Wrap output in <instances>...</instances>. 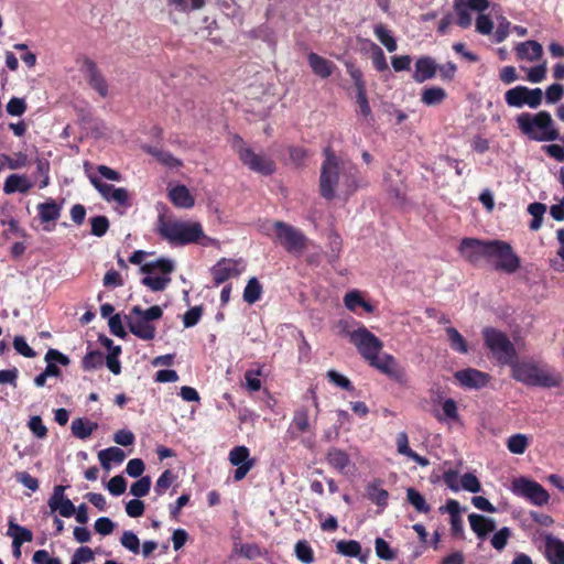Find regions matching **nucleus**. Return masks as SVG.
I'll return each mask as SVG.
<instances>
[{"label": "nucleus", "instance_id": "nucleus-1", "mask_svg": "<svg viewBox=\"0 0 564 564\" xmlns=\"http://www.w3.org/2000/svg\"><path fill=\"white\" fill-rule=\"evenodd\" d=\"M323 155L319 175L322 197L327 200L336 196L347 199L359 187L357 166L351 161L337 156L330 147L324 149Z\"/></svg>", "mask_w": 564, "mask_h": 564}, {"label": "nucleus", "instance_id": "nucleus-2", "mask_svg": "<svg viewBox=\"0 0 564 564\" xmlns=\"http://www.w3.org/2000/svg\"><path fill=\"white\" fill-rule=\"evenodd\" d=\"M156 232L172 246H185L198 242L200 239L203 246H207L212 239L206 237L203 227L197 221L180 220L171 215L160 214L156 220Z\"/></svg>", "mask_w": 564, "mask_h": 564}, {"label": "nucleus", "instance_id": "nucleus-3", "mask_svg": "<svg viewBox=\"0 0 564 564\" xmlns=\"http://www.w3.org/2000/svg\"><path fill=\"white\" fill-rule=\"evenodd\" d=\"M349 337L359 354L371 367L390 377L397 375L394 358L388 354H380L383 346L382 341L365 326H360L351 332Z\"/></svg>", "mask_w": 564, "mask_h": 564}, {"label": "nucleus", "instance_id": "nucleus-4", "mask_svg": "<svg viewBox=\"0 0 564 564\" xmlns=\"http://www.w3.org/2000/svg\"><path fill=\"white\" fill-rule=\"evenodd\" d=\"M511 377L528 387L544 389L560 388L564 381L556 369L533 359L517 360L511 368Z\"/></svg>", "mask_w": 564, "mask_h": 564}, {"label": "nucleus", "instance_id": "nucleus-5", "mask_svg": "<svg viewBox=\"0 0 564 564\" xmlns=\"http://www.w3.org/2000/svg\"><path fill=\"white\" fill-rule=\"evenodd\" d=\"M517 127L528 139L545 142L560 139V132L549 111L522 112L516 118Z\"/></svg>", "mask_w": 564, "mask_h": 564}, {"label": "nucleus", "instance_id": "nucleus-6", "mask_svg": "<svg viewBox=\"0 0 564 564\" xmlns=\"http://www.w3.org/2000/svg\"><path fill=\"white\" fill-rule=\"evenodd\" d=\"M482 337L485 346L489 349L492 357L500 365H507L512 368L518 360V354L509 337L503 332L494 327L484 328Z\"/></svg>", "mask_w": 564, "mask_h": 564}, {"label": "nucleus", "instance_id": "nucleus-7", "mask_svg": "<svg viewBox=\"0 0 564 564\" xmlns=\"http://www.w3.org/2000/svg\"><path fill=\"white\" fill-rule=\"evenodd\" d=\"M163 310L159 305H153L142 310L139 305L131 308L127 316L129 330L142 340H152L155 337L156 328L151 324L162 317Z\"/></svg>", "mask_w": 564, "mask_h": 564}, {"label": "nucleus", "instance_id": "nucleus-8", "mask_svg": "<svg viewBox=\"0 0 564 564\" xmlns=\"http://www.w3.org/2000/svg\"><path fill=\"white\" fill-rule=\"evenodd\" d=\"M173 270L174 262L165 258L144 263L140 268V271L145 274L141 282L153 292L163 291L171 282L170 274Z\"/></svg>", "mask_w": 564, "mask_h": 564}, {"label": "nucleus", "instance_id": "nucleus-9", "mask_svg": "<svg viewBox=\"0 0 564 564\" xmlns=\"http://www.w3.org/2000/svg\"><path fill=\"white\" fill-rule=\"evenodd\" d=\"M272 226L276 240L289 253L295 256L303 253L306 248L307 238L300 229L284 221H274Z\"/></svg>", "mask_w": 564, "mask_h": 564}, {"label": "nucleus", "instance_id": "nucleus-10", "mask_svg": "<svg viewBox=\"0 0 564 564\" xmlns=\"http://www.w3.org/2000/svg\"><path fill=\"white\" fill-rule=\"evenodd\" d=\"M494 259L496 260L495 269L507 274L516 273L521 267L520 257L513 251L511 245L503 240H492L490 261Z\"/></svg>", "mask_w": 564, "mask_h": 564}, {"label": "nucleus", "instance_id": "nucleus-11", "mask_svg": "<svg viewBox=\"0 0 564 564\" xmlns=\"http://www.w3.org/2000/svg\"><path fill=\"white\" fill-rule=\"evenodd\" d=\"M237 143L239 144L237 150L239 159L248 169L265 176L274 173L275 164L270 156L258 154L251 148L245 147L240 138H237Z\"/></svg>", "mask_w": 564, "mask_h": 564}, {"label": "nucleus", "instance_id": "nucleus-12", "mask_svg": "<svg viewBox=\"0 0 564 564\" xmlns=\"http://www.w3.org/2000/svg\"><path fill=\"white\" fill-rule=\"evenodd\" d=\"M505 100L509 107L522 108L528 106L536 109L542 104L543 93L541 88L531 89L519 85L506 91Z\"/></svg>", "mask_w": 564, "mask_h": 564}, {"label": "nucleus", "instance_id": "nucleus-13", "mask_svg": "<svg viewBox=\"0 0 564 564\" xmlns=\"http://www.w3.org/2000/svg\"><path fill=\"white\" fill-rule=\"evenodd\" d=\"M512 491L514 495L528 499L534 506H544L550 500L549 492L541 484L524 477L513 480Z\"/></svg>", "mask_w": 564, "mask_h": 564}, {"label": "nucleus", "instance_id": "nucleus-14", "mask_svg": "<svg viewBox=\"0 0 564 564\" xmlns=\"http://www.w3.org/2000/svg\"><path fill=\"white\" fill-rule=\"evenodd\" d=\"M492 240H480L477 238L462 239L458 252L469 263L476 265L481 260L490 261Z\"/></svg>", "mask_w": 564, "mask_h": 564}, {"label": "nucleus", "instance_id": "nucleus-15", "mask_svg": "<svg viewBox=\"0 0 564 564\" xmlns=\"http://www.w3.org/2000/svg\"><path fill=\"white\" fill-rule=\"evenodd\" d=\"M229 462L237 466L234 474L236 481L242 480L254 465V459L250 458V452L243 445L236 446L230 451Z\"/></svg>", "mask_w": 564, "mask_h": 564}, {"label": "nucleus", "instance_id": "nucleus-16", "mask_svg": "<svg viewBox=\"0 0 564 564\" xmlns=\"http://www.w3.org/2000/svg\"><path fill=\"white\" fill-rule=\"evenodd\" d=\"M454 378L462 387L476 390L485 388L491 379L489 373L475 368L458 370L454 373Z\"/></svg>", "mask_w": 564, "mask_h": 564}, {"label": "nucleus", "instance_id": "nucleus-17", "mask_svg": "<svg viewBox=\"0 0 564 564\" xmlns=\"http://www.w3.org/2000/svg\"><path fill=\"white\" fill-rule=\"evenodd\" d=\"M82 72L87 79L89 86L96 90L102 98L108 95V84L104 75L99 70L97 64L90 59L85 58L82 66Z\"/></svg>", "mask_w": 564, "mask_h": 564}, {"label": "nucleus", "instance_id": "nucleus-18", "mask_svg": "<svg viewBox=\"0 0 564 564\" xmlns=\"http://www.w3.org/2000/svg\"><path fill=\"white\" fill-rule=\"evenodd\" d=\"M65 487L62 485L55 486L52 496L50 497L47 505L51 512H56L62 517L70 518L74 516L76 508L74 503L64 496Z\"/></svg>", "mask_w": 564, "mask_h": 564}, {"label": "nucleus", "instance_id": "nucleus-19", "mask_svg": "<svg viewBox=\"0 0 564 564\" xmlns=\"http://www.w3.org/2000/svg\"><path fill=\"white\" fill-rule=\"evenodd\" d=\"M237 261L232 259H220L215 265L212 267L210 273L214 279V284L216 286L225 283L232 276H238L240 274L239 269L237 268Z\"/></svg>", "mask_w": 564, "mask_h": 564}, {"label": "nucleus", "instance_id": "nucleus-20", "mask_svg": "<svg viewBox=\"0 0 564 564\" xmlns=\"http://www.w3.org/2000/svg\"><path fill=\"white\" fill-rule=\"evenodd\" d=\"M457 66L453 62L438 65L434 59L425 57V80L435 77L438 73L443 82L451 83L455 78Z\"/></svg>", "mask_w": 564, "mask_h": 564}, {"label": "nucleus", "instance_id": "nucleus-21", "mask_svg": "<svg viewBox=\"0 0 564 564\" xmlns=\"http://www.w3.org/2000/svg\"><path fill=\"white\" fill-rule=\"evenodd\" d=\"M544 556L550 564H564V542L552 534H546Z\"/></svg>", "mask_w": 564, "mask_h": 564}, {"label": "nucleus", "instance_id": "nucleus-22", "mask_svg": "<svg viewBox=\"0 0 564 564\" xmlns=\"http://www.w3.org/2000/svg\"><path fill=\"white\" fill-rule=\"evenodd\" d=\"M46 367L44 369L45 375L48 377H59L62 371L56 364L62 366H68L69 358L57 349L50 348L45 354Z\"/></svg>", "mask_w": 564, "mask_h": 564}, {"label": "nucleus", "instance_id": "nucleus-23", "mask_svg": "<svg viewBox=\"0 0 564 564\" xmlns=\"http://www.w3.org/2000/svg\"><path fill=\"white\" fill-rule=\"evenodd\" d=\"M33 182L24 174H11L3 184V192L7 195L13 193H28L33 187Z\"/></svg>", "mask_w": 564, "mask_h": 564}, {"label": "nucleus", "instance_id": "nucleus-24", "mask_svg": "<svg viewBox=\"0 0 564 564\" xmlns=\"http://www.w3.org/2000/svg\"><path fill=\"white\" fill-rule=\"evenodd\" d=\"M435 416L441 423H460L457 402L452 398L444 400L441 404V411H435Z\"/></svg>", "mask_w": 564, "mask_h": 564}, {"label": "nucleus", "instance_id": "nucleus-25", "mask_svg": "<svg viewBox=\"0 0 564 564\" xmlns=\"http://www.w3.org/2000/svg\"><path fill=\"white\" fill-rule=\"evenodd\" d=\"M468 520L471 530L481 540L486 539V536L496 528L495 521L492 519L486 518L485 516L478 513L469 514Z\"/></svg>", "mask_w": 564, "mask_h": 564}, {"label": "nucleus", "instance_id": "nucleus-26", "mask_svg": "<svg viewBox=\"0 0 564 564\" xmlns=\"http://www.w3.org/2000/svg\"><path fill=\"white\" fill-rule=\"evenodd\" d=\"M310 430V416L308 410L304 406L297 409L294 412L292 422L288 429V433L292 438H295L301 433H305Z\"/></svg>", "mask_w": 564, "mask_h": 564}, {"label": "nucleus", "instance_id": "nucleus-27", "mask_svg": "<svg viewBox=\"0 0 564 564\" xmlns=\"http://www.w3.org/2000/svg\"><path fill=\"white\" fill-rule=\"evenodd\" d=\"M516 54L520 59H528L530 62H534L541 58L543 54V47L539 42L529 40L519 43L516 46Z\"/></svg>", "mask_w": 564, "mask_h": 564}, {"label": "nucleus", "instance_id": "nucleus-28", "mask_svg": "<svg viewBox=\"0 0 564 564\" xmlns=\"http://www.w3.org/2000/svg\"><path fill=\"white\" fill-rule=\"evenodd\" d=\"M326 460L330 467H333L340 474H346L351 465L349 455L345 451L337 447H332L328 451L326 455Z\"/></svg>", "mask_w": 564, "mask_h": 564}, {"label": "nucleus", "instance_id": "nucleus-29", "mask_svg": "<svg viewBox=\"0 0 564 564\" xmlns=\"http://www.w3.org/2000/svg\"><path fill=\"white\" fill-rule=\"evenodd\" d=\"M170 200L180 208H192L195 199L185 185H176L169 191Z\"/></svg>", "mask_w": 564, "mask_h": 564}, {"label": "nucleus", "instance_id": "nucleus-30", "mask_svg": "<svg viewBox=\"0 0 564 564\" xmlns=\"http://www.w3.org/2000/svg\"><path fill=\"white\" fill-rule=\"evenodd\" d=\"M307 59L315 75L322 78H327L333 74V70L335 68L333 62L319 56L316 53H310Z\"/></svg>", "mask_w": 564, "mask_h": 564}, {"label": "nucleus", "instance_id": "nucleus-31", "mask_svg": "<svg viewBox=\"0 0 564 564\" xmlns=\"http://www.w3.org/2000/svg\"><path fill=\"white\" fill-rule=\"evenodd\" d=\"M7 535L12 538V542H18L20 544L31 542L33 540L32 531L18 524L14 518H10L8 521Z\"/></svg>", "mask_w": 564, "mask_h": 564}, {"label": "nucleus", "instance_id": "nucleus-32", "mask_svg": "<svg viewBox=\"0 0 564 564\" xmlns=\"http://www.w3.org/2000/svg\"><path fill=\"white\" fill-rule=\"evenodd\" d=\"M97 427L96 422L84 417L74 419L70 426L73 435L79 440L88 438Z\"/></svg>", "mask_w": 564, "mask_h": 564}, {"label": "nucleus", "instance_id": "nucleus-33", "mask_svg": "<svg viewBox=\"0 0 564 564\" xmlns=\"http://www.w3.org/2000/svg\"><path fill=\"white\" fill-rule=\"evenodd\" d=\"M344 304L347 310L351 312H357L359 307L365 310L367 313H372L375 311V307L370 303L366 302L357 290L346 293L344 296Z\"/></svg>", "mask_w": 564, "mask_h": 564}, {"label": "nucleus", "instance_id": "nucleus-34", "mask_svg": "<svg viewBox=\"0 0 564 564\" xmlns=\"http://www.w3.org/2000/svg\"><path fill=\"white\" fill-rule=\"evenodd\" d=\"M336 550L339 554L349 556V557H357L360 562H366L367 555L361 554V545L356 540H341L337 542Z\"/></svg>", "mask_w": 564, "mask_h": 564}, {"label": "nucleus", "instance_id": "nucleus-35", "mask_svg": "<svg viewBox=\"0 0 564 564\" xmlns=\"http://www.w3.org/2000/svg\"><path fill=\"white\" fill-rule=\"evenodd\" d=\"M37 212L42 223L55 221L61 216V206L50 198L37 205Z\"/></svg>", "mask_w": 564, "mask_h": 564}, {"label": "nucleus", "instance_id": "nucleus-36", "mask_svg": "<svg viewBox=\"0 0 564 564\" xmlns=\"http://www.w3.org/2000/svg\"><path fill=\"white\" fill-rule=\"evenodd\" d=\"M124 457V452L116 446L102 449L98 453L99 462L105 469H109L111 463L121 464Z\"/></svg>", "mask_w": 564, "mask_h": 564}, {"label": "nucleus", "instance_id": "nucleus-37", "mask_svg": "<svg viewBox=\"0 0 564 564\" xmlns=\"http://www.w3.org/2000/svg\"><path fill=\"white\" fill-rule=\"evenodd\" d=\"M373 33L379 42L387 48L388 52H395L398 48L397 40L391 31L383 24L375 25Z\"/></svg>", "mask_w": 564, "mask_h": 564}, {"label": "nucleus", "instance_id": "nucleus-38", "mask_svg": "<svg viewBox=\"0 0 564 564\" xmlns=\"http://www.w3.org/2000/svg\"><path fill=\"white\" fill-rule=\"evenodd\" d=\"M397 448L398 453L401 455H404L414 462H416L419 465H423V456L419 455L417 453L413 452L409 446V438L405 432H400L397 435Z\"/></svg>", "mask_w": 564, "mask_h": 564}, {"label": "nucleus", "instance_id": "nucleus-39", "mask_svg": "<svg viewBox=\"0 0 564 564\" xmlns=\"http://www.w3.org/2000/svg\"><path fill=\"white\" fill-rule=\"evenodd\" d=\"M261 283L258 281L257 278H251L243 290V301L248 304H254L261 299Z\"/></svg>", "mask_w": 564, "mask_h": 564}, {"label": "nucleus", "instance_id": "nucleus-40", "mask_svg": "<svg viewBox=\"0 0 564 564\" xmlns=\"http://www.w3.org/2000/svg\"><path fill=\"white\" fill-rule=\"evenodd\" d=\"M446 334L449 341V346L454 351H457L459 354H466L468 351V346L465 338L455 327H447Z\"/></svg>", "mask_w": 564, "mask_h": 564}, {"label": "nucleus", "instance_id": "nucleus-41", "mask_svg": "<svg viewBox=\"0 0 564 564\" xmlns=\"http://www.w3.org/2000/svg\"><path fill=\"white\" fill-rule=\"evenodd\" d=\"M370 44V55H371V62L376 70L379 73H383L389 70V66L386 59V55L382 51V48L373 43L369 42Z\"/></svg>", "mask_w": 564, "mask_h": 564}, {"label": "nucleus", "instance_id": "nucleus-42", "mask_svg": "<svg viewBox=\"0 0 564 564\" xmlns=\"http://www.w3.org/2000/svg\"><path fill=\"white\" fill-rule=\"evenodd\" d=\"M528 212L532 216L529 228L533 231L539 230L542 225L543 215L546 212V206L542 203L535 202L528 206Z\"/></svg>", "mask_w": 564, "mask_h": 564}, {"label": "nucleus", "instance_id": "nucleus-43", "mask_svg": "<svg viewBox=\"0 0 564 564\" xmlns=\"http://www.w3.org/2000/svg\"><path fill=\"white\" fill-rule=\"evenodd\" d=\"M529 447V438L524 434H513L507 440V448L510 453L521 455Z\"/></svg>", "mask_w": 564, "mask_h": 564}, {"label": "nucleus", "instance_id": "nucleus-44", "mask_svg": "<svg viewBox=\"0 0 564 564\" xmlns=\"http://www.w3.org/2000/svg\"><path fill=\"white\" fill-rule=\"evenodd\" d=\"M105 364V356L99 350H93L87 352L82 361V366L84 370H95L101 368Z\"/></svg>", "mask_w": 564, "mask_h": 564}, {"label": "nucleus", "instance_id": "nucleus-45", "mask_svg": "<svg viewBox=\"0 0 564 564\" xmlns=\"http://www.w3.org/2000/svg\"><path fill=\"white\" fill-rule=\"evenodd\" d=\"M1 160L10 170H19L26 166L29 158L24 152H17L12 156L6 153L1 154Z\"/></svg>", "mask_w": 564, "mask_h": 564}, {"label": "nucleus", "instance_id": "nucleus-46", "mask_svg": "<svg viewBox=\"0 0 564 564\" xmlns=\"http://www.w3.org/2000/svg\"><path fill=\"white\" fill-rule=\"evenodd\" d=\"M175 479L176 476L171 469L164 470L155 482L154 492L158 496H162L172 486Z\"/></svg>", "mask_w": 564, "mask_h": 564}, {"label": "nucleus", "instance_id": "nucleus-47", "mask_svg": "<svg viewBox=\"0 0 564 564\" xmlns=\"http://www.w3.org/2000/svg\"><path fill=\"white\" fill-rule=\"evenodd\" d=\"M367 496L369 500L376 503L379 507L387 506L388 502V491L383 488L378 487L377 485H369L367 487Z\"/></svg>", "mask_w": 564, "mask_h": 564}, {"label": "nucleus", "instance_id": "nucleus-48", "mask_svg": "<svg viewBox=\"0 0 564 564\" xmlns=\"http://www.w3.org/2000/svg\"><path fill=\"white\" fill-rule=\"evenodd\" d=\"M295 555L304 564L314 562V553L307 541L301 540L295 544Z\"/></svg>", "mask_w": 564, "mask_h": 564}, {"label": "nucleus", "instance_id": "nucleus-49", "mask_svg": "<svg viewBox=\"0 0 564 564\" xmlns=\"http://www.w3.org/2000/svg\"><path fill=\"white\" fill-rule=\"evenodd\" d=\"M454 10L456 14V24L463 29H467L471 25L473 17L470 13V9L466 7H462L460 3L455 1Z\"/></svg>", "mask_w": 564, "mask_h": 564}, {"label": "nucleus", "instance_id": "nucleus-50", "mask_svg": "<svg viewBox=\"0 0 564 564\" xmlns=\"http://www.w3.org/2000/svg\"><path fill=\"white\" fill-rule=\"evenodd\" d=\"M447 97L446 91L441 87L425 88V105L436 106L442 104Z\"/></svg>", "mask_w": 564, "mask_h": 564}, {"label": "nucleus", "instance_id": "nucleus-51", "mask_svg": "<svg viewBox=\"0 0 564 564\" xmlns=\"http://www.w3.org/2000/svg\"><path fill=\"white\" fill-rule=\"evenodd\" d=\"M262 375V367L258 369L247 370L245 373L246 388L250 392H257L261 389V380L259 377Z\"/></svg>", "mask_w": 564, "mask_h": 564}, {"label": "nucleus", "instance_id": "nucleus-52", "mask_svg": "<svg viewBox=\"0 0 564 564\" xmlns=\"http://www.w3.org/2000/svg\"><path fill=\"white\" fill-rule=\"evenodd\" d=\"M149 153L155 156L159 162L169 167H178L182 165V162L173 156L170 152L150 148Z\"/></svg>", "mask_w": 564, "mask_h": 564}, {"label": "nucleus", "instance_id": "nucleus-53", "mask_svg": "<svg viewBox=\"0 0 564 564\" xmlns=\"http://www.w3.org/2000/svg\"><path fill=\"white\" fill-rule=\"evenodd\" d=\"M150 488H151L150 476H143L131 485L130 494L137 498H141L149 494Z\"/></svg>", "mask_w": 564, "mask_h": 564}, {"label": "nucleus", "instance_id": "nucleus-54", "mask_svg": "<svg viewBox=\"0 0 564 564\" xmlns=\"http://www.w3.org/2000/svg\"><path fill=\"white\" fill-rule=\"evenodd\" d=\"M375 549L377 556L381 560L391 561L395 557V553L391 550L389 543L382 538L376 539Z\"/></svg>", "mask_w": 564, "mask_h": 564}, {"label": "nucleus", "instance_id": "nucleus-55", "mask_svg": "<svg viewBox=\"0 0 564 564\" xmlns=\"http://www.w3.org/2000/svg\"><path fill=\"white\" fill-rule=\"evenodd\" d=\"M91 235L102 237L109 228V220L106 216H95L90 218Z\"/></svg>", "mask_w": 564, "mask_h": 564}, {"label": "nucleus", "instance_id": "nucleus-56", "mask_svg": "<svg viewBox=\"0 0 564 564\" xmlns=\"http://www.w3.org/2000/svg\"><path fill=\"white\" fill-rule=\"evenodd\" d=\"M120 352H121V347L120 346H116V347H113V349L111 351H109V354L105 358V362H106L107 368L113 375H119L121 372V365H120V361H119V358H118Z\"/></svg>", "mask_w": 564, "mask_h": 564}, {"label": "nucleus", "instance_id": "nucleus-57", "mask_svg": "<svg viewBox=\"0 0 564 564\" xmlns=\"http://www.w3.org/2000/svg\"><path fill=\"white\" fill-rule=\"evenodd\" d=\"M460 487L464 490L473 492V494H477V492L481 491L480 481L471 473H466V474H464L462 476V478H460Z\"/></svg>", "mask_w": 564, "mask_h": 564}, {"label": "nucleus", "instance_id": "nucleus-58", "mask_svg": "<svg viewBox=\"0 0 564 564\" xmlns=\"http://www.w3.org/2000/svg\"><path fill=\"white\" fill-rule=\"evenodd\" d=\"M120 542L130 552L138 554L140 551V541L137 534L132 531H124L121 535Z\"/></svg>", "mask_w": 564, "mask_h": 564}, {"label": "nucleus", "instance_id": "nucleus-59", "mask_svg": "<svg viewBox=\"0 0 564 564\" xmlns=\"http://www.w3.org/2000/svg\"><path fill=\"white\" fill-rule=\"evenodd\" d=\"M326 376L328 381L332 382L333 384L340 387L341 389L347 391L354 390L351 381L347 377L337 372L336 370H329Z\"/></svg>", "mask_w": 564, "mask_h": 564}, {"label": "nucleus", "instance_id": "nucleus-60", "mask_svg": "<svg viewBox=\"0 0 564 564\" xmlns=\"http://www.w3.org/2000/svg\"><path fill=\"white\" fill-rule=\"evenodd\" d=\"M6 110L10 116L20 117L26 111V104L23 98L12 97L7 106Z\"/></svg>", "mask_w": 564, "mask_h": 564}, {"label": "nucleus", "instance_id": "nucleus-61", "mask_svg": "<svg viewBox=\"0 0 564 564\" xmlns=\"http://www.w3.org/2000/svg\"><path fill=\"white\" fill-rule=\"evenodd\" d=\"M28 426H29L30 431L33 433V435L36 436L37 438L42 440L47 436V429L44 425L41 416H39V415L31 416V419L28 423Z\"/></svg>", "mask_w": 564, "mask_h": 564}, {"label": "nucleus", "instance_id": "nucleus-62", "mask_svg": "<svg viewBox=\"0 0 564 564\" xmlns=\"http://www.w3.org/2000/svg\"><path fill=\"white\" fill-rule=\"evenodd\" d=\"M203 315V307L194 306L186 311V313L183 316V324L186 328L194 327Z\"/></svg>", "mask_w": 564, "mask_h": 564}, {"label": "nucleus", "instance_id": "nucleus-63", "mask_svg": "<svg viewBox=\"0 0 564 564\" xmlns=\"http://www.w3.org/2000/svg\"><path fill=\"white\" fill-rule=\"evenodd\" d=\"M95 558L94 551L89 546L78 547L72 556L73 563L83 564L89 563Z\"/></svg>", "mask_w": 564, "mask_h": 564}, {"label": "nucleus", "instance_id": "nucleus-64", "mask_svg": "<svg viewBox=\"0 0 564 564\" xmlns=\"http://www.w3.org/2000/svg\"><path fill=\"white\" fill-rule=\"evenodd\" d=\"M107 489L112 496H120L127 489V481L122 476L117 475L109 480Z\"/></svg>", "mask_w": 564, "mask_h": 564}]
</instances>
